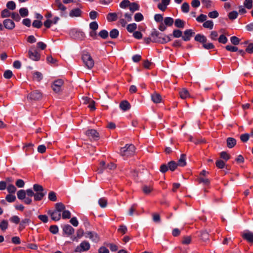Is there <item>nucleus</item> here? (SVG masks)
<instances>
[{
  "label": "nucleus",
  "instance_id": "1",
  "mask_svg": "<svg viewBox=\"0 0 253 253\" xmlns=\"http://www.w3.org/2000/svg\"><path fill=\"white\" fill-rule=\"evenodd\" d=\"M82 59L84 65L88 69H91L94 65V61L89 53L84 51L82 55Z\"/></svg>",
  "mask_w": 253,
  "mask_h": 253
},
{
  "label": "nucleus",
  "instance_id": "2",
  "mask_svg": "<svg viewBox=\"0 0 253 253\" xmlns=\"http://www.w3.org/2000/svg\"><path fill=\"white\" fill-rule=\"evenodd\" d=\"M135 147L132 144H126L124 147L121 148L120 154L122 156L128 157L134 155Z\"/></svg>",
  "mask_w": 253,
  "mask_h": 253
},
{
  "label": "nucleus",
  "instance_id": "3",
  "mask_svg": "<svg viewBox=\"0 0 253 253\" xmlns=\"http://www.w3.org/2000/svg\"><path fill=\"white\" fill-rule=\"evenodd\" d=\"M33 189L36 192L35 195V201L41 200L46 193V191H44L42 186L41 185L38 184H34Z\"/></svg>",
  "mask_w": 253,
  "mask_h": 253
},
{
  "label": "nucleus",
  "instance_id": "4",
  "mask_svg": "<svg viewBox=\"0 0 253 253\" xmlns=\"http://www.w3.org/2000/svg\"><path fill=\"white\" fill-rule=\"evenodd\" d=\"M29 57L33 61H39L40 59L41 55L34 47L32 46L28 51Z\"/></svg>",
  "mask_w": 253,
  "mask_h": 253
},
{
  "label": "nucleus",
  "instance_id": "5",
  "mask_svg": "<svg viewBox=\"0 0 253 253\" xmlns=\"http://www.w3.org/2000/svg\"><path fill=\"white\" fill-rule=\"evenodd\" d=\"M90 248V245L89 243L86 241H84L82 242L79 246L76 248L75 252L76 253H79L87 251L89 250Z\"/></svg>",
  "mask_w": 253,
  "mask_h": 253
},
{
  "label": "nucleus",
  "instance_id": "6",
  "mask_svg": "<svg viewBox=\"0 0 253 253\" xmlns=\"http://www.w3.org/2000/svg\"><path fill=\"white\" fill-rule=\"evenodd\" d=\"M64 82L61 79H58L55 81L52 85L53 90L56 93L59 92L61 91V88Z\"/></svg>",
  "mask_w": 253,
  "mask_h": 253
},
{
  "label": "nucleus",
  "instance_id": "7",
  "mask_svg": "<svg viewBox=\"0 0 253 253\" xmlns=\"http://www.w3.org/2000/svg\"><path fill=\"white\" fill-rule=\"evenodd\" d=\"M85 236L86 238H88L92 241L97 243L99 241L100 238L97 233L94 232H86L85 233Z\"/></svg>",
  "mask_w": 253,
  "mask_h": 253
},
{
  "label": "nucleus",
  "instance_id": "8",
  "mask_svg": "<svg viewBox=\"0 0 253 253\" xmlns=\"http://www.w3.org/2000/svg\"><path fill=\"white\" fill-rule=\"evenodd\" d=\"M42 97V93L39 90H35L31 92L28 95V98L33 100H39Z\"/></svg>",
  "mask_w": 253,
  "mask_h": 253
},
{
  "label": "nucleus",
  "instance_id": "9",
  "mask_svg": "<svg viewBox=\"0 0 253 253\" xmlns=\"http://www.w3.org/2000/svg\"><path fill=\"white\" fill-rule=\"evenodd\" d=\"M86 135L90 139H92L94 140H98L99 138L98 132L95 129L88 130L86 132Z\"/></svg>",
  "mask_w": 253,
  "mask_h": 253
},
{
  "label": "nucleus",
  "instance_id": "10",
  "mask_svg": "<svg viewBox=\"0 0 253 253\" xmlns=\"http://www.w3.org/2000/svg\"><path fill=\"white\" fill-rule=\"evenodd\" d=\"M55 4L58 7V9L61 11V16H65L66 7L62 3L60 0H55Z\"/></svg>",
  "mask_w": 253,
  "mask_h": 253
},
{
  "label": "nucleus",
  "instance_id": "11",
  "mask_svg": "<svg viewBox=\"0 0 253 253\" xmlns=\"http://www.w3.org/2000/svg\"><path fill=\"white\" fill-rule=\"evenodd\" d=\"M47 213L50 215L51 218L53 220L58 221L61 218L60 213L56 210L54 211L49 210L47 211Z\"/></svg>",
  "mask_w": 253,
  "mask_h": 253
},
{
  "label": "nucleus",
  "instance_id": "12",
  "mask_svg": "<svg viewBox=\"0 0 253 253\" xmlns=\"http://www.w3.org/2000/svg\"><path fill=\"white\" fill-rule=\"evenodd\" d=\"M242 238L250 243H253V233L251 231H246L242 233Z\"/></svg>",
  "mask_w": 253,
  "mask_h": 253
},
{
  "label": "nucleus",
  "instance_id": "13",
  "mask_svg": "<svg viewBox=\"0 0 253 253\" xmlns=\"http://www.w3.org/2000/svg\"><path fill=\"white\" fill-rule=\"evenodd\" d=\"M195 34L191 29L186 30L184 32V36L182 37V39L184 41H188L190 38Z\"/></svg>",
  "mask_w": 253,
  "mask_h": 253
},
{
  "label": "nucleus",
  "instance_id": "14",
  "mask_svg": "<svg viewBox=\"0 0 253 253\" xmlns=\"http://www.w3.org/2000/svg\"><path fill=\"white\" fill-rule=\"evenodd\" d=\"M162 38L161 34L158 31H154L151 34L152 42H160Z\"/></svg>",
  "mask_w": 253,
  "mask_h": 253
},
{
  "label": "nucleus",
  "instance_id": "15",
  "mask_svg": "<svg viewBox=\"0 0 253 253\" xmlns=\"http://www.w3.org/2000/svg\"><path fill=\"white\" fill-rule=\"evenodd\" d=\"M170 0H162L161 2L158 4V8L162 11H165L167 6L169 4Z\"/></svg>",
  "mask_w": 253,
  "mask_h": 253
},
{
  "label": "nucleus",
  "instance_id": "16",
  "mask_svg": "<svg viewBox=\"0 0 253 253\" xmlns=\"http://www.w3.org/2000/svg\"><path fill=\"white\" fill-rule=\"evenodd\" d=\"M59 18L58 17H55L52 20L47 19L44 22V23H43L44 26L46 28H49L50 27L52 24H56L57 23V22L59 21Z\"/></svg>",
  "mask_w": 253,
  "mask_h": 253
},
{
  "label": "nucleus",
  "instance_id": "17",
  "mask_svg": "<svg viewBox=\"0 0 253 253\" xmlns=\"http://www.w3.org/2000/svg\"><path fill=\"white\" fill-rule=\"evenodd\" d=\"M82 13V12L80 8H74L71 10V11L69 13V16L71 17H80L81 16Z\"/></svg>",
  "mask_w": 253,
  "mask_h": 253
},
{
  "label": "nucleus",
  "instance_id": "18",
  "mask_svg": "<svg viewBox=\"0 0 253 253\" xmlns=\"http://www.w3.org/2000/svg\"><path fill=\"white\" fill-rule=\"evenodd\" d=\"M151 99L153 102L155 103H159L162 101L161 95L156 92H155L151 94Z\"/></svg>",
  "mask_w": 253,
  "mask_h": 253
},
{
  "label": "nucleus",
  "instance_id": "19",
  "mask_svg": "<svg viewBox=\"0 0 253 253\" xmlns=\"http://www.w3.org/2000/svg\"><path fill=\"white\" fill-rule=\"evenodd\" d=\"M3 25L5 28L11 30L15 27L14 22L10 19H5L3 21Z\"/></svg>",
  "mask_w": 253,
  "mask_h": 253
},
{
  "label": "nucleus",
  "instance_id": "20",
  "mask_svg": "<svg viewBox=\"0 0 253 253\" xmlns=\"http://www.w3.org/2000/svg\"><path fill=\"white\" fill-rule=\"evenodd\" d=\"M64 232L68 236L72 235L74 233V229L70 225H66L63 227Z\"/></svg>",
  "mask_w": 253,
  "mask_h": 253
},
{
  "label": "nucleus",
  "instance_id": "21",
  "mask_svg": "<svg viewBox=\"0 0 253 253\" xmlns=\"http://www.w3.org/2000/svg\"><path fill=\"white\" fill-rule=\"evenodd\" d=\"M119 14L122 15V13H118V15ZM106 18L107 20L109 22L115 21L117 19L118 14H117L116 13H109L107 15Z\"/></svg>",
  "mask_w": 253,
  "mask_h": 253
},
{
  "label": "nucleus",
  "instance_id": "22",
  "mask_svg": "<svg viewBox=\"0 0 253 253\" xmlns=\"http://www.w3.org/2000/svg\"><path fill=\"white\" fill-rule=\"evenodd\" d=\"M120 107L122 110L125 111L130 109V105L128 101L125 100L120 103Z\"/></svg>",
  "mask_w": 253,
  "mask_h": 253
},
{
  "label": "nucleus",
  "instance_id": "23",
  "mask_svg": "<svg viewBox=\"0 0 253 253\" xmlns=\"http://www.w3.org/2000/svg\"><path fill=\"white\" fill-rule=\"evenodd\" d=\"M186 157L185 154H181L177 163L178 166L184 167L186 165Z\"/></svg>",
  "mask_w": 253,
  "mask_h": 253
},
{
  "label": "nucleus",
  "instance_id": "24",
  "mask_svg": "<svg viewBox=\"0 0 253 253\" xmlns=\"http://www.w3.org/2000/svg\"><path fill=\"white\" fill-rule=\"evenodd\" d=\"M129 9L131 13H133L135 11L139 9V5L136 2H130L128 6Z\"/></svg>",
  "mask_w": 253,
  "mask_h": 253
},
{
  "label": "nucleus",
  "instance_id": "25",
  "mask_svg": "<svg viewBox=\"0 0 253 253\" xmlns=\"http://www.w3.org/2000/svg\"><path fill=\"white\" fill-rule=\"evenodd\" d=\"M236 144V140L235 139L229 137L227 139V146L229 148H233Z\"/></svg>",
  "mask_w": 253,
  "mask_h": 253
},
{
  "label": "nucleus",
  "instance_id": "26",
  "mask_svg": "<svg viewBox=\"0 0 253 253\" xmlns=\"http://www.w3.org/2000/svg\"><path fill=\"white\" fill-rule=\"evenodd\" d=\"M195 40L197 42H199L203 43L206 42L207 38L205 36L203 35L197 34L195 37Z\"/></svg>",
  "mask_w": 253,
  "mask_h": 253
},
{
  "label": "nucleus",
  "instance_id": "27",
  "mask_svg": "<svg viewBox=\"0 0 253 253\" xmlns=\"http://www.w3.org/2000/svg\"><path fill=\"white\" fill-rule=\"evenodd\" d=\"M33 77L34 80L39 82L42 79V75L41 72H34L33 73Z\"/></svg>",
  "mask_w": 253,
  "mask_h": 253
},
{
  "label": "nucleus",
  "instance_id": "28",
  "mask_svg": "<svg viewBox=\"0 0 253 253\" xmlns=\"http://www.w3.org/2000/svg\"><path fill=\"white\" fill-rule=\"evenodd\" d=\"M198 181L200 183H203L205 185H209L210 183V181L209 179L202 176H200Z\"/></svg>",
  "mask_w": 253,
  "mask_h": 253
},
{
  "label": "nucleus",
  "instance_id": "29",
  "mask_svg": "<svg viewBox=\"0 0 253 253\" xmlns=\"http://www.w3.org/2000/svg\"><path fill=\"white\" fill-rule=\"evenodd\" d=\"M203 26L205 28L211 30L213 28V23L211 20H208L203 23Z\"/></svg>",
  "mask_w": 253,
  "mask_h": 253
},
{
  "label": "nucleus",
  "instance_id": "30",
  "mask_svg": "<svg viewBox=\"0 0 253 253\" xmlns=\"http://www.w3.org/2000/svg\"><path fill=\"white\" fill-rule=\"evenodd\" d=\"M56 211L60 212L63 211L65 210V205L62 203H57L55 204Z\"/></svg>",
  "mask_w": 253,
  "mask_h": 253
},
{
  "label": "nucleus",
  "instance_id": "31",
  "mask_svg": "<svg viewBox=\"0 0 253 253\" xmlns=\"http://www.w3.org/2000/svg\"><path fill=\"white\" fill-rule=\"evenodd\" d=\"M26 190H20L17 193V197L19 200H24L26 198Z\"/></svg>",
  "mask_w": 253,
  "mask_h": 253
},
{
  "label": "nucleus",
  "instance_id": "32",
  "mask_svg": "<svg viewBox=\"0 0 253 253\" xmlns=\"http://www.w3.org/2000/svg\"><path fill=\"white\" fill-rule=\"evenodd\" d=\"M137 28V24L136 23H131L128 24L126 27L127 31L129 33L134 32Z\"/></svg>",
  "mask_w": 253,
  "mask_h": 253
},
{
  "label": "nucleus",
  "instance_id": "33",
  "mask_svg": "<svg viewBox=\"0 0 253 253\" xmlns=\"http://www.w3.org/2000/svg\"><path fill=\"white\" fill-rule=\"evenodd\" d=\"M179 95L181 98L185 99L189 96V94L187 90L183 88L179 91Z\"/></svg>",
  "mask_w": 253,
  "mask_h": 253
},
{
  "label": "nucleus",
  "instance_id": "34",
  "mask_svg": "<svg viewBox=\"0 0 253 253\" xmlns=\"http://www.w3.org/2000/svg\"><path fill=\"white\" fill-rule=\"evenodd\" d=\"M168 165L169 169L171 171H174L176 169L177 167L178 166L177 164L173 161L168 163Z\"/></svg>",
  "mask_w": 253,
  "mask_h": 253
},
{
  "label": "nucleus",
  "instance_id": "35",
  "mask_svg": "<svg viewBox=\"0 0 253 253\" xmlns=\"http://www.w3.org/2000/svg\"><path fill=\"white\" fill-rule=\"evenodd\" d=\"M8 226V222L6 220H3L0 223V229L2 231H5Z\"/></svg>",
  "mask_w": 253,
  "mask_h": 253
},
{
  "label": "nucleus",
  "instance_id": "36",
  "mask_svg": "<svg viewBox=\"0 0 253 253\" xmlns=\"http://www.w3.org/2000/svg\"><path fill=\"white\" fill-rule=\"evenodd\" d=\"M175 26L178 28H183L184 27V22L180 19H177L175 20Z\"/></svg>",
  "mask_w": 253,
  "mask_h": 253
},
{
  "label": "nucleus",
  "instance_id": "37",
  "mask_svg": "<svg viewBox=\"0 0 253 253\" xmlns=\"http://www.w3.org/2000/svg\"><path fill=\"white\" fill-rule=\"evenodd\" d=\"M119 34V31L116 29L112 30L110 32V36L112 39L117 38Z\"/></svg>",
  "mask_w": 253,
  "mask_h": 253
},
{
  "label": "nucleus",
  "instance_id": "38",
  "mask_svg": "<svg viewBox=\"0 0 253 253\" xmlns=\"http://www.w3.org/2000/svg\"><path fill=\"white\" fill-rule=\"evenodd\" d=\"M189 5L187 2H184L181 7V10L184 13H188L189 11Z\"/></svg>",
  "mask_w": 253,
  "mask_h": 253
},
{
  "label": "nucleus",
  "instance_id": "39",
  "mask_svg": "<svg viewBox=\"0 0 253 253\" xmlns=\"http://www.w3.org/2000/svg\"><path fill=\"white\" fill-rule=\"evenodd\" d=\"M98 204L101 208H105L107 205V200L104 198H100L98 200Z\"/></svg>",
  "mask_w": 253,
  "mask_h": 253
},
{
  "label": "nucleus",
  "instance_id": "40",
  "mask_svg": "<svg viewBox=\"0 0 253 253\" xmlns=\"http://www.w3.org/2000/svg\"><path fill=\"white\" fill-rule=\"evenodd\" d=\"M164 23L168 26H171L173 23V19L171 17H166Z\"/></svg>",
  "mask_w": 253,
  "mask_h": 253
},
{
  "label": "nucleus",
  "instance_id": "41",
  "mask_svg": "<svg viewBox=\"0 0 253 253\" xmlns=\"http://www.w3.org/2000/svg\"><path fill=\"white\" fill-rule=\"evenodd\" d=\"M19 13L21 16L25 17L28 16L29 11L27 8L23 7L19 9Z\"/></svg>",
  "mask_w": 253,
  "mask_h": 253
},
{
  "label": "nucleus",
  "instance_id": "42",
  "mask_svg": "<svg viewBox=\"0 0 253 253\" xmlns=\"http://www.w3.org/2000/svg\"><path fill=\"white\" fill-rule=\"evenodd\" d=\"M7 190L10 194H14L16 191V188L12 184H9L7 187Z\"/></svg>",
  "mask_w": 253,
  "mask_h": 253
},
{
  "label": "nucleus",
  "instance_id": "43",
  "mask_svg": "<svg viewBox=\"0 0 253 253\" xmlns=\"http://www.w3.org/2000/svg\"><path fill=\"white\" fill-rule=\"evenodd\" d=\"M153 190L152 187L151 186L144 185L142 188L143 192L145 194H149Z\"/></svg>",
  "mask_w": 253,
  "mask_h": 253
},
{
  "label": "nucleus",
  "instance_id": "44",
  "mask_svg": "<svg viewBox=\"0 0 253 253\" xmlns=\"http://www.w3.org/2000/svg\"><path fill=\"white\" fill-rule=\"evenodd\" d=\"M130 2L128 0H123L120 3V6L122 8H126L129 6Z\"/></svg>",
  "mask_w": 253,
  "mask_h": 253
},
{
  "label": "nucleus",
  "instance_id": "45",
  "mask_svg": "<svg viewBox=\"0 0 253 253\" xmlns=\"http://www.w3.org/2000/svg\"><path fill=\"white\" fill-rule=\"evenodd\" d=\"M238 13L236 11H233L230 12L228 14V17L230 20H234L237 18Z\"/></svg>",
  "mask_w": 253,
  "mask_h": 253
},
{
  "label": "nucleus",
  "instance_id": "46",
  "mask_svg": "<svg viewBox=\"0 0 253 253\" xmlns=\"http://www.w3.org/2000/svg\"><path fill=\"white\" fill-rule=\"evenodd\" d=\"M244 5L249 9H251L253 7V0H245L244 2Z\"/></svg>",
  "mask_w": 253,
  "mask_h": 253
},
{
  "label": "nucleus",
  "instance_id": "47",
  "mask_svg": "<svg viewBox=\"0 0 253 253\" xmlns=\"http://www.w3.org/2000/svg\"><path fill=\"white\" fill-rule=\"evenodd\" d=\"M98 35L102 39H105L108 37V32L105 30L99 32Z\"/></svg>",
  "mask_w": 253,
  "mask_h": 253
},
{
  "label": "nucleus",
  "instance_id": "48",
  "mask_svg": "<svg viewBox=\"0 0 253 253\" xmlns=\"http://www.w3.org/2000/svg\"><path fill=\"white\" fill-rule=\"evenodd\" d=\"M127 231V227L126 225H121L118 229V231L122 234H125Z\"/></svg>",
  "mask_w": 253,
  "mask_h": 253
},
{
  "label": "nucleus",
  "instance_id": "49",
  "mask_svg": "<svg viewBox=\"0 0 253 253\" xmlns=\"http://www.w3.org/2000/svg\"><path fill=\"white\" fill-rule=\"evenodd\" d=\"M62 216L63 219H69L71 216V213L69 211L65 210L62 212Z\"/></svg>",
  "mask_w": 253,
  "mask_h": 253
},
{
  "label": "nucleus",
  "instance_id": "50",
  "mask_svg": "<svg viewBox=\"0 0 253 253\" xmlns=\"http://www.w3.org/2000/svg\"><path fill=\"white\" fill-rule=\"evenodd\" d=\"M143 19L144 17L141 13H136L134 15V20L136 22L141 21Z\"/></svg>",
  "mask_w": 253,
  "mask_h": 253
},
{
  "label": "nucleus",
  "instance_id": "51",
  "mask_svg": "<svg viewBox=\"0 0 253 253\" xmlns=\"http://www.w3.org/2000/svg\"><path fill=\"white\" fill-rule=\"evenodd\" d=\"M6 7L10 10H14L16 8V4L13 1H9L6 4Z\"/></svg>",
  "mask_w": 253,
  "mask_h": 253
},
{
  "label": "nucleus",
  "instance_id": "52",
  "mask_svg": "<svg viewBox=\"0 0 253 253\" xmlns=\"http://www.w3.org/2000/svg\"><path fill=\"white\" fill-rule=\"evenodd\" d=\"M171 41L170 35L164 36L161 39L160 43H167Z\"/></svg>",
  "mask_w": 253,
  "mask_h": 253
},
{
  "label": "nucleus",
  "instance_id": "53",
  "mask_svg": "<svg viewBox=\"0 0 253 253\" xmlns=\"http://www.w3.org/2000/svg\"><path fill=\"white\" fill-rule=\"evenodd\" d=\"M11 14L7 9H4L1 11V16L2 18L8 17L11 15Z\"/></svg>",
  "mask_w": 253,
  "mask_h": 253
},
{
  "label": "nucleus",
  "instance_id": "54",
  "mask_svg": "<svg viewBox=\"0 0 253 253\" xmlns=\"http://www.w3.org/2000/svg\"><path fill=\"white\" fill-rule=\"evenodd\" d=\"M48 199L51 201H56L57 200V198L55 193L53 191L50 192L48 194Z\"/></svg>",
  "mask_w": 253,
  "mask_h": 253
},
{
  "label": "nucleus",
  "instance_id": "55",
  "mask_svg": "<svg viewBox=\"0 0 253 253\" xmlns=\"http://www.w3.org/2000/svg\"><path fill=\"white\" fill-rule=\"evenodd\" d=\"M5 200L9 203L13 202L15 201L16 197L11 194H8L5 197Z\"/></svg>",
  "mask_w": 253,
  "mask_h": 253
},
{
  "label": "nucleus",
  "instance_id": "56",
  "mask_svg": "<svg viewBox=\"0 0 253 253\" xmlns=\"http://www.w3.org/2000/svg\"><path fill=\"white\" fill-rule=\"evenodd\" d=\"M207 15L201 14L196 18V20L199 22H203L207 20Z\"/></svg>",
  "mask_w": 253,
  "mask_h": 253
},
{
  "label": "nucleus",
  "instance_id": "57",
  "mask_svg": "<svg viewBox=\"0 0 253 253\" xmlns=\"http://www.w3.org/2000/svg\"><path fill=\"white\" fill-rule=\"evenodd\" d=\"M182 243L184 245H188L191 242V238L190 236H185L183 238Z\"/></svg>",
  "mask_w": 253,
  "mask_h": 253
},
{
  "label": "nucleus",
  "instance_id": "58",
  "mask_svg": "<svg viewBox=\"0 0 253 253\" xmlns=\"http://www.w3.org/2000/svg\"><path fill=\"white\" fill-rule=\"evenodd\" d=\"M182 31H181L180 30H173V33H172V35H173V36L174 37V38H180V37H182Z\"/></svg>",
  "mask_w": 253,
  "mask_h": 253
},
{
  "label": "nucleus",
  "instance_id": "59",
  "mask_svg": "<svg viewBox=\"0 0 253 253\" xmlns=\"http://www.w3.org/2000/svg\"><path fill=\"white\" fill-rule=\"evenodd\" d=\"M137 204H134L131 206L128 211V214L130 216H132L133 214V212L135 211L136 209L137 208Z\"/></svg>",
  "mask_w": 253,
  "mask_h": 253
},
{
  "label": "nucleus",
  "instance_id": "60",
  "mask_svg": "<svg viewBox=\"0 0 253 253\" xmlns=\"http://www.w3.org/2000/svg\"><path fill=\"white\" fill-rule=\"evenodd\" d=\"M216 166L219 169H223L225 166V163L221 160H218L215 163Z\"/></svg>",
  "mask_w": 253,
  "mask_h": 253
},
{
  "label": "nucleus",
  "instance_id": "61",
  "mask_svg": "<svg viewBox=\"0 0 253 253\" xmlns=\"http://www.w3.org/2000/svg\"><path fill=\"white\" fill-rule=\"evenodd\" d=\"M89 28L92 31H96L98 28V25L96 21H93L89 24Z\"/></svg>",
  "mask_w": 253,
  "mask_h": 253
},
{
  "label": "nucleus",
  "instance_id": "62",
  "mask_svg": "<svg viewBox=\"0 0 253 253\" xmlns=\"http://www.w3.org/2000/svg\"><path fill=\"white\" fill-rule=\"evenodd\" d=\"M42 25V24L41 21L37 20H34L32 24L33 26L37 28H40Z\"/></svg>",
  "mask_w": 253,
  "mask_h": 253
},
{
  "label": "nucleus",
  "instance_id": "63",
  "mask_svg": "<svg viewBox=\"0 0 253 253\" xmlns=\"http://www.w3.org/2000/svg\"><path fill=\"white\" fill-rule=\"evenodd\" d=\"M218 12L216 10L210 12L208 14L209 17L211 18H216L218 16Z\"/></svg>",
  "mask_w": 253,
  "mask_h": 253
},
{
  "label": "nucleus",
  "instance_id": "64",
  "mask_svg": "<svg viewBox=\"0 0 253 253\" xmlns=\"http://www.w3.org/2000/svg\"><path fill=\"white\" fill-rule=\"evenodd\" d=\"M13 76V73L10 70H6L4 72L3 77L5 79H9L11 78Z\"/></svg>",
  "mask_w": 253,
  "mask_h": 253
}]
</instances>
